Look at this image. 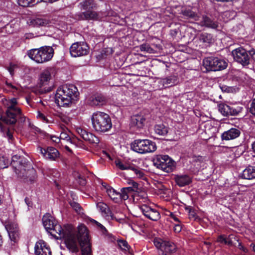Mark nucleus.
Here are the masks:
<instances>
[{"label": "nucleus", "mask_w": 255, "mask_h": 255, "mask_svg": "<svg viewBox=\"0 0 255 255\" xmlns=\"http://www.w3.org/2000/svg\"><path fill=\"white\" fill-rule=\"evenodd\" d=\"M45 230L55 239H63L67 249L72 253L79 251V245L82 255H92L91 245L89 239V232L83 224L79 225L77 233L71 225H67L62 229L60 225L49 214L42 218Z\"/></svg>", "instance_id": "f257e3e1"}, {"label": "nucleus", "mask_w": 255, "mask_h": 255, "mask_svg": "<svg viewBox=\"0 0 255 255\" xmlns=\"http://www.w3.org/2000/svg\"><path fill=\"white\" fill-rule=\"evenodd\" d=\"M17 177L25 182H33L36 177L35 170L31 163L23 157L15 155L10 163Z\"/></svg>", "instance_id": "f03ea898"}, {"label": "nucleus", "mask_w": 255, "mask_h": 255, "mask_svg": "<svg viewBox=\"0 0 255 255\" xmlns=\"http://www.w3.org/2000/svg\"><path fill=\"white\" fill-rule=\"evenodd\" d=\"M4 104L6 110L4 116L0 115V130L2 132H4L5 129L4 128L1 121L7 125L15 124L17 120L21 123L25 120V117L22 114L21 109L17 106V102L16 98H12L6 100Z\"/></svg>", "instance_id": "7ed1b4c3"}, {"label": "nucleus", "mask_w": 255, "mask_h": 255, "mask_svg": "<svg viewBox=\"0 0 255 255\" xmlns=\"http://www.w3.org/2000/svg\"><path fill=\"white\" fill-rule=\"evenodd\" d=\"M79 93L72 84L59 87L55 94V102L59 107H68L79 99Z\"/></svg>", "instance_id": "20e7f679"}, {"label": "nucleus", "mask_w": 255, "mask_h": 255, "mask_svg": "<svg viewBox=\"0 0 255 255\" xmlns=\"http://www.w3.org/2000/svg\"><path fill=\"white\" fill-rule=\"evenodd\" d=\"M92 126L94 129L100 132L108 131L112 127L111 119L107 114L97 112L91 117Z\"/></svg>", "instance_id": "39448f33"}, {"label": "nucleus", "mask_w": 255, "mask_h": 255, "mask_svg": "<svg viewBox=\"0 0 255 255\" xmlns=\"http://www.w3.org/2000/svg\"><path fill=\"white\" fill-rule=\"evenodd\" d=\"M54 55L53 48L49 46L32 49L27 51L28 56L37 63L41 64L50 61Z\"/></svg>", "instance_id": "423d86ee"}, {"label": "nucleus", "mask_w": 255, "mask_h": 255, "mask_svg": "<svg viewBox=\"0 0 255 255\" xmlns=\"http://www.w3.org/2000/svg\"><path fill=\"white\" fill-rule=\"evenodd\" d=\"M131 149L138 153L152 152L156 149V143L149 139H137L131 143Z\"/></svg>", "instance_id": "0eeeda50"}, {"label": "nucleus", "mask_w": 255, "mask_h": 255, "mask_svg": "<svg viewBox=\"0 0 255 255\" xmlns=\"http://www.w3.org/2000/svg\"><path fill=\"white\" fill-rule=\"evenodd\" d=\"M136 200L138 201L139 203L142 204L139 206V209L145 217L154 221H156L160 218V213L157 210L152 208L146 204H142V203H146L147 202L145 194L137 196Z\"/></svg>", "instance_id": "6e6552de"}, {"label": "nucleus", "mask_w": 255, "mask_h": 255, "mask_svg": "<svg viewBox=\"0 0 255 255\" xmlns=\"http://www.w3.org/2000/svg\"><path fill=\"white\" fill-rule=\"evenodd\" d=\"M152 162L155 167L167 173L172 172L175 166L174 161L167 155H157Z\"/></svg>", "instance_id": "1a4fd4ad"}, {"label": "nucleus", "mask_w": 255, "mask_h": 255, "mask_svg": "<svg viewBox=\"0 0 255 255\" xmlns=\"http://www.w3.org/2000/svg\"><path fill=\"white\" fill-rule=\"evenodd\" d=\"M203 66L207 71H220L225 69L227 63L217 57H207L203 60Z\"/></svg>", "instance_id": "9d476101"}, {"label": "nucleus", "mask_w": 255, "mask_h": 255, "mask_svg": "<svg viewBox=\"0 0 255 255\" xmlns=\"http://www.w3.org/2000/svg\"><path fill=\"white\" fill-rule=\"evenodd\" d=\"M234 60L243 66H246L250 63V56L248 51L242 47L236 48L232 51Z\"/></svg>", "instance_id": "9b49d317"}, {"label": "nucleus", "mask_w": 255, "mask_h": 255, "mask_svg": "<svg viewBox=\"0 0 255 255\" xmlns=\"http://www.w3.org/2000/svg\"><path fill=\"white\" fill-rule=\"evenodd\" d=\"M153 242L156 248L163 253L171 254L176 251V245L171 242L163 241L159 238H154Z\"/></svg>", "instance_id": "f8f14e48"}, {"label": "nucleus", "mask_w": 255, "mask_h": 255, "mask_svg": "<svg viewBox=\"0 0 255 255\" xmlns=\"http://www.w3.org/2000/svg\"><path fill=\"white\" fill-rule=\"evenodd\" d=\"M88 52V46L83 42H75L72 44L70 48V54L74 57L86 55Z\"/></svg>", "instance_id": "ddd939ff"}, {"label": "nucleus", "mask_w": 255, "mask_h": 255, "mask_svg": "<svg viewBox=\"0 0 255 255\" xmlns=\"http://www.w3.org/2000/svg\"><path fill=\"white\" fill-rule=\"evenodd\" d=\"M4 226L8 233L9 239L13 242H16L18 238L17 224L12 222H7L5 223Z\"/></svg>", "instance_id": "4468645a"}, {"label": "nucleus", "mask_w": 255, "mask_h": 255, "mask_svg": "<svg viewBox=\"0 0 255 255\" xmlns=\"http://www.w3.org/2000/svg\"><path fill=\"white\" fill-rule=\"evenodd\" d=\"M40 152L43 156L51 160H55L59 157V152L57 149L53 147H48L46 148L39 147Z\"/></svg>", "instance_id": "2eb2a0df"}, {"label": "nucleus", "mask_w": 255, "mask_h": 255, "mask_svg": "<svg viewBox=\"0 0 255 255\" xmlns=\"http://www.w3.org/2000/svg\"><path fill=\"white\" fill-rule=\"evenodd\" d=\"M78 133L85 140L88 141L90 143L97 145L100 139L98 137L91 132H88L85 130L81 128H78L76 129Z\"/></svg>", "instance_id": "dca6fc26"}, {"label": "nucleus", "mask_w": 255, "mask_h": 255, "mask_svg": "<svg viewBox=\"0 0 255 255\" xmlns=\"http://www.w3.org/2000/svg\"><path fill=\"white\" fill-rule=\"evenodd\" d=\"M35 255H51L49 246L43 240H39L35 244L34 247Z\"/></svg>", "instance_id": "f3484780"}, {"label": "nucleus", "mask_w": 255, "mask_h": 255, "mask_svg": "<svg viewBox=\"0 0 255 255\" xmlns=\"http://www.w3.org/2000/svg\"><path fill=\"white\" fill-rule=\"evenodd\" d=\"M107 102L106 98L101 94H96L90 96L87 103L92 106H103Z\"/></svg>", "instance_id": "a211bd4d"}, {"label": "nucleus", "mask_w": 255, "mask_h": 255, "mask_svg": "<svg viewBox=\"0 0 255 255\" xmlns=\"http://www.w3.org/2000/svg\"><path fill=\"white\" fill-rule=\"evenodd\" d=\"M79 20H97L101 19L99 13L92 10H87L76 15Z\"/></svg>", "instance_id": "6ab92c4d"}, {"label": "nucleus", "mask_w": 255, "mask_h": 255, "mask_svg": "<svg viewBox=\"0 0 255 255\" xmlns=\"http://www.w3.org/2000/svg\"><path fill=\"white\" fill-rule=\"evenodd\" d=\"M241 134V131L238 128H231L224 131L221 134L223 140H230L238 137Z\"/></svg>", "instance_id": "aec40b11"}, {"label": "nucleus", "mask_w": 255, "mask_h": 255, "mask_svg": "<svg viewBox=\"0 0 255 255\" xmlns=\"http://www.w3.org/2000/svg\"><path fill=\"white\" fill-rule=\"evenodd\" d=\"M145 118L141 115H135L131 117V127L138 129L142 128L144 126Z\"/></svg>", "instance_id": "412c9836"}, {"label": "nucleus", "mask_w": 255, "mask_h": 255, "mask_svg": "<svg viewBox=\"0 0 255 255\" xmlns=\"http://www.w3.org/2000/svg\"><path fill=\"white\" fill-rule=\"evenodd\" d=\"M97 208L101 212L103 216H105L107 220H115L120 222V219H117L110 211L107 205L103 203L100 202L97 204Z\"/></svg>", "instance_id": "4be33fe9"}, {"label": "nucleus", "mask_w": 255, "mask_h": 255, "mask_svg": "<svg viewBox=\"0 0 255 255\" xmlns=\"http://www.w3.org/2000/svg\"><path fill=\"white\" fill-rule=\"evenodd\" d=\"M159 83L162 87H168L177 84L178 79L177 76L170 75L166 78L160 79Z\"/></svg>", "instance_id": "5701e85b"}, {"label": "nucleus", "mask_w": 255, "mask_h": 255, "mask_svg": "<svg viewBox=\"0 0 255 255\" xmlns=\"http://www.w3.org/2000/svg\"><path fill=\"white\" fill-rule=\"evenodd\" d=\"M241 177L248 180L255 178V162L254 166L249 165L243 171Z\"/></svg>", "instance_id": "b1692460"}, {"label": "nucleus", "mask_w": 255, "mask_h": 255, "mask_svg": "<svg viewBox=\"0 0 255 255\" xmlns=\"http://www.w3.org/2000/svg\"><path fill=\"white\" fill-rule=\"evenodd\" d=\"M51 78V72L49 69H45L40 74L39 84L41 86L47 85Z\"/></svg>", "instance_id": "393cba45"}, {"label": "nucleus", "mask_w": 255, "mask_h": 255, "mask_svg": "<svg viewBox=\"0 0 255 255\" xmlns=\"http://www.w3.org/2000/svg\"><path fill=\"white\" fill-rule=\"evenodd\" d=\"M78 7L81 9L89 10L96 8L97 4L94 0H81Z\"/></svg>", "instance_id": "a878e982"}, {"label": "nucleus", "mask_w": 255, "mask_h": 255, "mask_svg": "<svg viewBox=\"0 0 255 255\" xmlns=\"http://www.w3.org/2000/svg\"><path fill=\"white\" fill-rule=\"evenodd\" d=\"M174 179L176 184L180 187L188 185L191 182V178L187 175H177Z\"/></svg>", "instance_id": "bb28decb"}, {"label": "nucleus", "mask_w": 255, "mask_h": 255, "mask_svg": "<svg viewBox=\"0 0 255 255\" xmlns=\"http://www.w3.org/2000/svg\"><path fill=\"white\" fill-rule=\"evenodd\" d=\"M70 134V132L68 129H64L60 134V140L69 142L71 146H76L75 139L71 138Z\"/></svg>", "instance_id": "cd10ccee"}, {"label": "nucleus", "mask_w": 255, "mask_h": 255, "mask_svg": "<svg viewBox=\"0 0 255 255\" xmlns=\"http://www.w3.org/2000/svg\"><path fill=\"white\" fill-rule=\"evenodd\" d=\"M201 25L207 27L215 29L218 26V23L212 20L207 16H203L202 20L201 21Z\"/></svg>", "instance_id": "c85d7f7f"}, {"label": "nucleus", "mask_w": 255, "mask_h": 255, "mask_svg": "<svg viewBox=\"0 0 255 255\" xmlns=\"http://www.w3.org/2000/svg\"><path fill=\"white\" fill-rule=\"evenodd\" d=\"M106 193L110 199L115 203L120 202L119 192L112 187H107Z\"/></svg>", "instance_id": "c756f323"}, {"label": "nucleus", "mask_w": 255, "mask_h": 255, "mask_svg": "<svg viewBox=\"0 0 255 255\" xmlns=\"http://www.w3.org/2000/svg\"><path fill=\"white\" fill-rule=\"evenodd\" d=\"M154 129L155 133L159 135L164 136L168 132V128L163 124L156 125Z\"/></svg>", "instance_id": "7c9ffc66"}, {"label": "nucleus", "mask_w": 255, "mask_h": 255, "mask_svg": "<svg viewBox=\"0 0 255 255\" xmlns=\"http://www.w3.org/2000/svg\"><path fill=\"white\" fill-rule=\"evenodd\" d=\"M132 191L133 189L131 187L123 188L121 190V192H119V196H120V202L122 200H127Z\"/></svg>", "instance_id": "2f4dec72"}, {"label": "nucleus", "mask_w": 255, "mask_h": 255, "mask_svg": "<svg viewBox=\"0 0 255 255\" xmlns=\"http://www.w3.org/2000/svg\"><path fill=\"white\" fill-rule=\"evenodd\" d=\"M116 166L121 170H131L133 165L129 162L117 159L115 161Z\"/></svg>", "instance_id": "473e14b6"}, {"label": "nucleus", "mask_w": 255, "mask_h": 255, "mask_svg": "<svg viewBox=\"0 0 255 255\" xmlns=\"http://www.w3.org/2000/svg\"><path fill=\"white\" fill-rule=\"evenodd\" d=\"M243 108L238 104H230L229 105V116H237L241 113Z\"/></svg>", "instance_id": "72a5a7b5"}, {"label": "nucleus", "mask_w": 255, "mask_h": 255, "mask_svg": "<svg viewBox=\"0 0 255 255\" xmlns=\"http://www.w3.org/2000/svg\"><path fill=\"white\" fill-rule=\"evenodd\" d=\"M199 40L205 43L208 44L212 42L213 36L212 34L208 33H202L199 35Z\"/></svg>", "instance_id": "f704fd0d"}, {"label": "nucleus", "mask_w": 255, "mask_h": 255, "mask_svg": "<svg viewBox=\"0 0 255 255\" xmlns=\"http://www.w3.org/2000/svg\"><path fill=\"white\" fill-rule=\"evenodd\" d=\"M19 5L23 7L30 6L42 1V0H17Z\"/></svg>", "instance_id": "c9c22d12"}, {"label": "nucleus", "mask_w": 255, "mask_h": 255, "mask_svg": "<svg viewBox=\"0 0 255 255\" xmlns=\"http://www.w3.org/2000/svg\"><path fill=\"white\" fill-rule=\"evenodd\" d=\"M219 112L224 116H229V105L220 104L218 105Z\"/></svg>", "instance_id": "e433bc0d"}, {"label": "nucleus", "mask_w": 255, "mask_h": 255, "mask_svg": "<svg viewBox=\"0 0 255 255\" xmlns=\"http://www.w3.org/2000/svg\"><path fill=\"white\" fill-rule=\"evenodd\" d=\"M236 242H239V239L237 237L230 235L228 238H227L226 244L231 246H236Z\"/></svg>", "instance_id": "4c0bfd02"}, {"label": "nucleus", "mask_w": 255, "mask_h": 255, "mask_svg": "<svg viewBox=\"0 0 255 255\" xmlns=\"http://www.w3.org/2000/svg\"><path fill=\"white\" fill-rule=\"evenodd\" d=\"M69 204L71 207L77 213L81 214L82 213V209L79 203L74 201H70Z\"/></svg>", "instance_id": "58836bf2"}, {"label": "nucleus", "mask_w": 255, "mask_h": 255, "mask_svg": "<svg viewBox=\"0 0 255 255\" xmlns=\"http://www.w3.org/2000/svg\"><path fill=\"white\" fill-rule=\"evenodd\" d=\"M141 51H144L148 53H154V50L148 44H142L139 47Z\"/></svg>", "instance_id": "ea45409f"}, {"label": "nucleus", "mask_w": 255, "mask_h": 255, "mask_svg": "<svg viewBox=\"0 0 255 255\" xmlns=\"http://www.w3.org/2000/svg\"><path fill=\"white\" fill-rule=\"evenodd\" d=\"M9 162L5 156L0 154V169H3L8 167Z\"/></svg>", "instance_id": "a19ab883"}, {"label": "nucleus", "mask_w": 255, "mask_h": 255, "mask_svg": "<svg viewBox=\"0 0 255 255\" xmlns=\"http://www.w3.org/2000/svg\"><path fill=\"white\" fill-rule=\"evenodd\" d=\"M31 22L32 25L35 26H44L47 24V22L46 20L41 18H36L33 19L31 21Z\"/></svg>", "instance_id": "79ce46f5"}, {"label": "nucleus", "mask_w": 255, "mask_h": 255, "mask_svg": "<svg viewBox=\"0 0 255 255\" xmlns=\"http://www.w3.org/2000/svg\"><path fill=\"white\" fill-rule=\"evenodd\" d=\"M36 117L39 120L42 121L43 123H49L50 122V119L40 111L37 112Z\"/></svg>", "instance_id": "37998d69"}, {"label": "nucleus", "mask_w": 255, "mask_h": 255, "mask_svg": "<svg viewBox=\"0 0 255 255\" xmlns=\"http://www.w3.org/2000/svg\"><path fill=\"white\" fill-rule=\"evenodd\" d=\"M131 170L134 171L137 177L140 178H142L143 177L144 174L142 170L136 168L133 166Z\"/></svg>", "instance_id": "c03bdc74"}, {"label": "nucleus", "mask_w": 255, "mask_h": 255, "mask_svg": "<svg viewBox=\"0 0 255 255\" xmlns=\"http://www.w3.org/2000/svg\"><path fill=\"white\" fill-rule=\"evenodd\" d=\"M118 245L120 248L124 251H128L129 249L128 245L126 241L120 240L118 242Z\"/></svg>", "instance_id": "a18cd8bd"}, {"label": "nucleus", "mask_w": 255, "mask_h": 255, "mask_svg": "<svg viewBox=\"0 0 255 255\" xmlns=\"http://www.w3.org/2000/svg\"><path fill=\"white\" fill-rule=\"evenodd\" d=\"M182 13L184 15L188 16L191 18H194L195 19L196 17V14L195 12L192 11L191 10H184L182 12Z\"/></svg>", "instance_id": "49530a36"}, {"label": "nucleus", "mask_w": 255, "mask_h": 255, "mask_svg": "<svg viewBox=\"0 0 255 255\" xmlns=\"http://www.w3.org/2000/svg\"><path fill=\"white\" fill-rule=\"evenodd\" d=\"M205 160V158L201 156H193L192 157L193 162L196 163H202Z\"/></svg>", "instance_id": "de8ad7c7"}, {"label": "nucleus", "mask_w": 255, "mask_h": 255, "mask_svg": "<svg viewBox=\"0 0 255 255\" xmlns=\"http://www.w3.org/2000/svg\"><path fill=\"white\" fill-rule=\"evenodd\" d=\"M90 221L92 223H94L95 225H96L100 229H101L102 231H103V232H107V230L105 228V227L101 223H99L98 222L94 219H91Z\"/></svg>", "instance_id": "09e8293b"}, {"label": "nucleus", "mask_w": 255, "mask_h": 255, "mask_svg": "<svg viewBox=\"0 0 255 255\" xmlns=\"http://www.w3.org/2000/svg\"><path fill=\"white\" fill-rule=\"evenodd\" d=\"M250 112L252 115H255V98L252 100Z\"/></svg>", "instance_id": "8fccbe9b"}, {"label": "nucleus", "mask_w": 255, "mask_h": 255, "mask_svg": "<svg viewBox=\"0 0 255 255\" xmlns=\"http://www.w3.org/2000/svg\"><path fill=\"white\" fill-rule=\"evenodd\" d=\"M36 35H34L33 33H25L23 36V39H30L36 37Z\"/></svg>", "instance_id": "3c124183"}, {"label": "nucleus", "mask_w": 255, "mask_h": 255, "mask_svg": "<svg viewBox=\"0 0 255 255\" xmlns=\"http://www.w3.org/2000/svg\"><path fill=\"white\" fill-rule=\"evenodd\" d=\"M217 241L219 243L226 244L227 238H225L223 236H220L218 237Z\"/></svg>", "instance_id": "603ef678"}, {"label": "nucleus", "mask_w": 255, "mask_h": 255, "mask_svg": "<svg viewBox=\"0 0 255 255\" xmlns=\"http://www.w3.org/2000/svg\"><path fill=\"white\" fill-rule=\"evenodd\" d=\"M51 140L55 142V143H59L60 142H61V140H60V136H57L56 135H52L51 136Z\"/></svg>", "instance_id": "864d4df0"}, {"label": "nucleus", "mask_w": 255, "mask_h": 255, "mask_svg": "<svg viewBox=\"0 0 255 255\" xmlns=\"http://www.w3.org/2000/svg\"><path fill=\"white\" fill-rule=\"evenodd\" d=\"M238 248L240 249L241 250H242L243 252H244L245 253H247L248 252V250L245 248L241 244V243H239V244H238Z\"/></svg>", "instance_id": "5fc2aeb1"}, {"label": "nucleus", "mask_w": 255, "mask_h": 255, "mask_svg": "<svg viewBox=\"0 0 255 255\" xmlns=\"http://www.w3.org/2000/svg\"><path fill=\"white\" fill-rule=\"evenodd\" d=\"M6 136L9 141L11 140L13 138L12 134L9 130L6 131Z\"/></svg>", "instance_id": "6e6d98bb"}, {"label": "nucleus", "mask_w": 255, "mask_h": 255, "mask_svg": "<svg viewBox=\"0 0 255 255\" xmlns=\"http://www.w3.org/2000/svg\"><path fill=\"white\" fill-rule=\"evenodd\" d=\"M174 231L176 233H179L181 231V227L179 224H176L174 226Z\"/></svg>", "instance_id": "4d7b16f0"}, {"label": "nucleus", "mask_w": 255, "mask_h": 255, "mask_svg": "<svg viewBox=\"0 0 255 255\" xmlns=\"http://www.w3.org/2000/svg\"><path fill=\"white\" fill-rule=\"evenodd\" d=\"M249 54H250V57H251L252 58L255 62V50H253L250 51Z\"/></svg>", "instance_id": "13d9d810"}, {"label": "nucleus", "mask_w": 255, "mask_h": 255, "mask_svg": "<svg viewBox=\"0 0 255 255\" xmlns=\"http://www.w3.org/2000/svg\"><path fill=\"white\" fill-rule=\"evenodd\" d=\"M170 216L176 222L179 223L180 221L178 218L172 213H171L170 214Z\"/></svg>", "instance_id": "bf43d9fd"}, {"label": "nucleus", "mask_w": 255, "mask_h": 255, "mask_svg": "<svg viewBox=\"0 0 255 255\" xmlns=\"http://www.w3.org/2000/svg\"><path fill=\"white\" fill-rule=\"evenodd\" d=\"M189 217L190 218H195V217H196V213H195L194 210L193 211H192V212H191V213H189Z\"/></svg>", "instance_id": "052dcab7"}, {"label": "nucleus", "mask_w": 255, "mask_h": 255, "mask_svg": "<svg viewBox=\"0 0 255 255\" xmlns=\"http://www.w3.org/2000/svg\"><path fill=\"white\" fill-rule=\"evenodd\" d=\"M65 148L69 152L72 153V149H71V147H70L69 145H66L65 146Z\"/></svg>", "instance_id": "680f3d73"}, {"label": "nucleus", "mask_w": 255, "mask_h": 255, "mask_svg": "<svg viewBox=\"0 0 255 255\" xmlns=\"http://www.w3.org/2000/svg\"><path fill=\"white\" fill-rule=\"evenodd\" d=\"M185 210L188 211V213H191V212L194 210V209L190 206L186 207L185 208Z\"/></svg>", "instance_id": "e2e57ef3"}, {"label": "nucleus", "mask_w": 255, "mask_h": 255, "mask_svg": "<svg viewBox=\"0 0 255 255\" xmlns=\"http://www.w3.org/2000/svg\"><path fill=\"white\" fill-rule=\"evenodd\" d=\"M185 210L188 211V213H191V212L194 210V209L190 206L186 207L185 208Z\"/></svg>", "instance_id": "0e129e2a"}, {"label": "nucleus", "mask_w": 255, "mask_h": 255, "mask_svg": "<svg viewBox=\"0 0 255 255\" xmlns=\"http://www.w3.org/2000/svg\"><path fill=\"white\" fill-rule=\"evenodd\" d=\"M102 185L103 187L105 189L106 192L107 191V187H111V186L108 185L106 183H102Z\"/></svg>", "instance_id": "69168bd1"}, {"label": "nucleus", "mask_w": 255, "mask_h": 255, "mask_svg": "<svg viewBox=\"0 0 255 255\" xmlns=\"http://www.w3.org/2000/svg\"><path fill=\"white\" fill-rule=\"evenodd\" d=\"M252 149L253 151L255 153V141L252 143Z\"/></svg>", "instance_id": "338daca9"}, {"label": "nucleus", "mask_w": 255, "mask_h": 255, "mask_svg": "<svg viewBox=\"0 0 255 255\" xmlns=\"http://www.w3.org/2000/svg\"><path fill=\"white\" fill-rule=\"evenodd\" d=\"M251 247L252 248L253 251L255 252V245L254 244H252L251 245Z\"/></svg>", "instance_id": "774afa93"}]
</instances>
